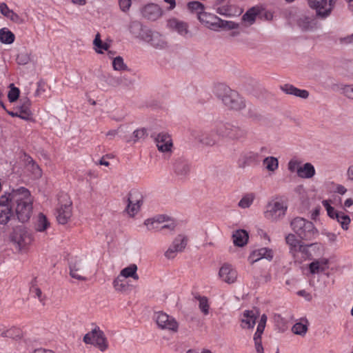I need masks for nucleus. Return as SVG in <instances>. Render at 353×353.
I'll return each instance as SVG.
<instances>
[{
    "label": "nucleus",
    "instance_id": "f257e3e1",
    "mask_svg": "<svg viewBox=\"0 0 353 353\" xmlns=\"http://www.w3.org/2000/svg\"><path fill=\"white\" fill-rule=\"evenodd\" d=\"M215 94L229 109L241 110L245 107L243 98L223 83H219L215 87Z\"/></svg>",
    "mask_w": 353,
    "mask_h": 353
},
{
    "label": "nucleus",
    "instance_id": "f03ea898",
    "mask_svg": "<svg viewBox=\"0 0 353 353\" xmlns=\"http://www.w3.org/2000/svg\"><path fill=\"white\" fill-rule=\"evenodd\" d=\"M293 231L304 241H312L318 235V230L314 224L303 218L296 217L291 222Z\"/></svg>",
    "mask_w": 353,
    "mask_h": 353
},
{
    "label": "nucleus",
    "instance_id": "7ed1b4c3",
    "mask_svg": "<svg viewBox=\"0 0 353 353\" xmlns=\"http://www.w3.org/2000/svg\"><path fill=\"white\" fill-rule=\"evenodd\" d=\"M288 206L281 201L272 200L266 205L264 212L265 219L271 221H278L285 214Z\"/></svg>",
    "mask_w": 353,
    "mask_h": 353
},
{
    "label": "nucleus",
    "instance_id": "20e7f679",
    "mask_svg": "<svg viewBox=\"0 0 353 353\" xmlns=\"http://www.w3.org/2000/svg\"><path fill=\"white\" fill-rule=\"evenodd\" d=\"M72 201L66 195L59 200L56 212L57 221L59 224L65 225L70 219L72 215Z\"/></svg>",
    "mask_w": 353,
    "mask_h": 353
},
{
    "label": "nucleus",
    "instance_id": "39448f33",
    "mask_svg": "<svg viewBox=\"0 0 353 353\" xmlns=\"http://www.w3.org/2000/svg\"><path fill=\"white\" fill-rule=\"evenodd\" d=\"M337 0H307L309 6L315 10L316 15L326 18L330 15Z\"/></svg>",
    "mask_w": 353,
    "mask_h": 353
},
{
    "label": "nucleus",
    "instance_id": "423d86ee",
    "mask_svg": "<svg viewBox=\"0 0 353 353\" xmlns=\"http://www.w3.org/2000/svg\"><path fill=\"white\" fill-rule=\"evenodd\" d=\"M11 238L19 250L26 248L33 241L32 234L23 227L15 228Z\"/></svg>",
    "mask_w": 353,
    "mask_h": 353
},
{
    "label": "nucleus",
    "instance_id": "0eeeda50",
    "mask_svg": "<svg viewBox=\"0 0 353 353\" xmlns=\"http://www.w3.org/2000/svg\"><path fill=\"white\" fill-rule=\"evenodd\" d=\"M188 243V239L186 236L179 234L173 241L172 245L166 250L164 255L168 259H173L178 252H181L184 250Z\"/></svg>",
    "mask_w": 353,
    "mask_h": 353
},
{
    "label": "nucleus",
    "instance_id": "6e6552de",
    "mask_svg": "<svg viewBox=\"0 0 353 353\" xmlns=\"http://www.w3.org/2000/svg\"><path fill=\"white\" fill-rule=\"evenodd\" d=\"M156 322L158 326L164 330H168L173 332H176L178 330V323L172 317L167 314L159 312L156 314Z\"/></svg>",
    "mask_w": 353,
    "mask_h": 353
},
{
    "label": "nucleus",
    "instance_id": "1a4fd4ad",
    "mask_svg": "<svg viewBox=\"0 0 353 353\" xmlns=\"http://www.w3.org/2000/svg\"><path fill=\"white\" fill-rule=\"evenodd\" d=\"M129 28L130 32L136 37L148 43L150 41L152 35L154 32L146 27L143 26V25L137 21L131 22Z\"/></svg>",
    "mask_w": 353,
    "mask_h": 353
},
{
    "label": "nucleus",
    "instance_id": "9d476101",
    "mask_svg": "<svg viewBox=\"0 0 353 353\" xmlns=\"http://www.w3.org/2000/svg\"><path fill=\"white\" fill-rule=\"evenodd\" d=\"M6 199L12 206L27 201H32L30 191L25 188L13 190L6 196Z\"/></svg>",
    "mask_w": 353,
    "mask_h": 353
},
{
    "label": "nucleus",
    "instance_id": "9b49d317",
    "mask_svg": "<svg viewBox=\"0 0 353 353\" xmlns=\"http://www.w3.org/2000/svg\"><path fill=\"white\" fill-rule=\"evenodd\" d=\"M219 276L222 281L228 283H234L238 278L236 270L229 263H224L219 269Z\"/></svg>",
    "mask_w": 353,
    "mask_h": 353
},
{
    "label": "nucleus",
    "instance_id": "f8f14e48",
    "mask_svg": "<svg viewBox=\"0 0 353 353\" xmlns=\"http://www.w3.org/2000/svg\"><path fill=\"white\" fill-rule=\"evenodd\" d=\"M14 217L12 206L9 203L6 196L0 197V224L6 225Z\"/></svg>",
    "mask_w": 353,
    "mask_h": 353
},
{
    "label": "nucleus",
    "instance_id": "ddd939ff",
    "mask_svg": "<svg viewBox=\"0 0 353 353\" xmlns=\"http://www.w3.org/2000/svg\"><path fill=\"white\" fill-rule=\"evenodd\" d=\"M14 205L15 213L19 221L23 223L28 221L32 214V201H27Z\"/></svg>",
    "mask_w": 353,
    "mask_h": 353
},
{
    "label": "nucleus",
    "instance_id": "4468645a",
    "mask_svg": "<svg viewBox=\"0 0 353 353\" xmlns=\"http://www.w3.org/2000/svg\"><path fill=\"white\" fill-rule=\"evenodd\" d=\"M142 16L151 21H156L163 14L161 8L155 3H148L141 9Z\"/></svg>",
    "mask_w": 353,
    "mask_h": 353
},
{
    "label": "nucleus",
    "instance_id": "2eb2a0df",
    "mask_svg": "<svg viewBox=\"0 0 353 353\" xmlns=\"http://www.w3.org/2000/svg\"><path fill=\"white\" fill-rule=\"evenodd\" d=\"M86 270V265L82 260L75 261L70 265V276L79 281L86 280L85 276H83Z\"/></svg>",
    "mask_w": 353,
    "mask_h": 353
},
{
    "label": "nucleus",
    "instance_id": "dca6fc26",
    "mask_svg": "<svg viewBox=\"0 0 353 353\" xmlns=\"http://www.w3.org/2000/svg\"><path fill=\"white\" fill-rule=\"evenodd\" d=\"M155 142L158 150L161 152H171L172 141L170 136L167 133H159L155 138Z\"/></svg>",
    "mask_w": 353,
    "mask_h": 353
},
{
    "label": "nucleus",
    "instance_id": "f3484780",
    "mask_svg": "<svg viewBox=\"0 0 353 353\" xmlns=\"http://www.w3.org/2000/svg\"><path fill=\"white\" fill-rule=\"evenodd\" d=\"M273 256L274 252L272 249L268 248H261L252 251L249 256V260L251 263H254L262 259L271 261L273 259Z\"/></svg>",
    "mask_w": 353,
    "mask_h": 353
},
{
    "label": "nucleus",
    "instance_id": "a211bd4d",
    "mask_svg": "<svg viewBox=\"0 0 353 353\" xmlns=\"http://www.w3.org/2000/svg\"><path fill=\"white\" fill-rule=\"evenodd\" d=\"M246 130L238 125L230 124L226 138L233 141H242L246 138Z\"/></svg>",
    "mask_w": 353,
    "mask_h": 353
},
{
    "label": "nucleus",
    "instance_id": "6ab92c4d",
    "mask_svg": "<svg viewBox=\"0 0 353 353\" xmlns=\"http://www.w3.org/2000/svg\"><path fill=\"white\" fill-rule=\"evenodd\" d=\"M219 18L214 14L203 12L200 13L198 19L201 23L205 25L207 27L210 28L212 30H217V23L219 21Z\"/></svg>",
    "mask_w": 353,
    "mask_h": 353
},
{
    "label": "nucleus",
    "instance_id": "aec40b11",
    "mask_svg": "<svg viewBox=\"0 0 353 353\" xmlns=\"http://www.w3.org/2000/svg\"><path fill=\"white\" fill-rule=\"evenodd\" d=\"M168 26L170 29L177 32L182 36H185L189 32L188 25L185 22L179 21L175 18L168 20Z\"/></svg>",
    "mask_w": 353,
    "mask_h": 353
},
{
    "label": "nucleus",
    "instance_id": "412c9836",
    "mask_svg": "<svg viewBox=\"0 0 353 353\" xmlns=\"http://www.w3.org/2000/svg\"><path fill=\"white\" fill-rule=\"evenodd\" d=\"M21 101L22 104L17 106L15 110L18 112L19 118L28 120L32 115L30 108L31 104L30 101L28 98H25L24 99H21Z\"/></svg>",
    "mask_w": 353,
    "mask_h": 353
},
{
    "label": "nucleus",
    "instance_id": "4be33fe9",
    "mask_svg": "<svg viewBox=\"0 0 353 353\" xmlns=\"http://www.w3.org/2000/svg\"><path fill=\"white\" fill-rule=\"evenodd\" d=\"M128 201V203L126 208V211L128 214L133 216L139 211L140 207L142 204V201L141 199H134L133 194L130 193Z\"/></svg>",
    "mask_w": 353,
    "mask_h": 353
},
{
    "label": "nucleus",
    "instance_id": "5701e85b",
    "mask_svg": "<svg viewBox=\"0 0 353 353\" xmlns=\"http://www.w3.org/2000/svg\"><path fill=\"white\" fill-rule=\"evenodd\" d=\"M24 161L26 168L28 171L32 172L35 178L41 177L42 170L31 157L25 154Z\"/></svg>",
    "mask_w": 353,
    "mask_h": 353
},
{
    "label": "nucleus",
    "instance_id": "b1692460",
    "mask_svg": "<svg viewBox=\"0 0 353 353\" xmlns=\"http://www.w3.org/2000/svg\"><path fill=\"white\" fill-rule=\"evenodd\" d=\"M217 135L214 129L210 132L198 135L196 139L203 144L208 146L214 145L217 143Z\"/></svg>",
    "mask_w": 353,
    "mask_h": 353
},
{
    "label": "nucleus",
    "instance_id": "393cba45",
    "mask_svg": "<svg viewBox=\"0 0 353 353\" xmlns=\"http://www.w3.org/2000/svg\"><path fill=\"white\" fill-rule=\"evenodd\" d=\"M259 14L260 9L257 7H252L242 16V21L245 23V26H251L255 22L256 18Z\"/></svg>",
    "mask_w": 353,
    "mask_h": 353
},
{
    "label": "nucleus",
    "instance_id": "a878e982",
    "mask_svg": "<svg viewBox=\"0 0 353 353\" xmlns=\"http://www.w3.org/2000/svg\"><path fill=\"white\" fill-rule=\"evenodd\" d=\"M309 268L313 274L323 272L328 268V260L327 259L316 260L310 264Z\"/></svg>",
    "mask_w": 353,
    "mask_h": 353
},
{
    "label": "nucleus",
    "instance_id": "bb28decb",
    "mask_svg": "<svg viewBox=\"0 0 353 353\" xmlns=\"http://www.w3.org/2000/svg\"><path fill=\"white\" fill-rule=\"evenodd\" d=\"M315 173L314 167L310 163H305L298 170V176L302 179H311Z\"/></svg>",
    "mask_w": 353,
    "mask_h": 353
},
{
    "label": "nucleus",
    "instance_id": "cd10ccee",
    "mask_svg": "<svg viewBox=\"0 0 353 353\" xmlns=\"http://www.w3.org/2000/svg\"><path fill=\"white\" fill-rule=\"evenodd\" d=\"M112 284L116 291L123 293L128 292L132 287V285L128 283L125 279L119 276L113 281Z\"/></svg>",
    "mask_w": 353,
    "mask_h": 353
},
{
    "label": "nucleus",
    "instance_id": "c85d7f7f",
    "mask_svg": "<svg viewBox=\"0 0 353 353\" xmlns=\"http://www.w3.org/2000/svg\"><path fill=\"white\" fill-rule=\"evenodd\" d=\"M233 243L239 247L244 246L248 240V234L245 230H236L232 235Z\"/></svg>",
    "mask_w": 353,
    "mask_h": 353
},
{
    "label": "nucleus",
    "instance_id": "c756f323",
    "mask_svg": "<svg viewBox=\"0 0 353 353\" xmlns=\"http://www.w3.org/2000/svg\"><path fill=\"white\" fill-rule=\"evenodd\" d=\"M137 269L136 264H130L120 272L119 276L123 277L124 279L131 277L134 280H138L139 277L137 273Z\"/></svg>",
    "mask_w": 353,
    "mask_h": 353
},
{
    "label": "nucleus",
    "instance_id": "7c9ffc66",
    "mask_svg": "<svg viewBox=\"0 0 353 353\" xmlns=\"http://www.w3.org/2000/svg\"><path fill=\"white\" fill-rule=\"evenodd\" d=\"M256 316L253 311H245L242 319V327L243 328L253 327L256 323Z\"/></svg>",
    "mask_w": 353,
    "mask_h": 353
},
{
    "label": "nucleus",
    "instance_id": "2f4dec72",
    "mask_svg": "<svg viewBox=\"0 0 353 353\" xmlns=\"http://www.w3.org/2000/svg\"><path fill=\"white\" fill-rule=\"evenodd\" d=\"M174 169L178 176H185L190 172V165L184 161L178 160L174 163Z\"/></svg>",
    "mask_w": 353,
    "mask_h": 353
},
{
    "label": "nucleus",
    "instance_id": "473e14b6",
    "mask_svg": "<svg viewBox=\"0 0 353 353\" xmlns=\"http://www.w3.org/2000/svg\"><path fill=\"white\" fill-rule=\"evenodd\" d=\"M265 169L271 172H274L279 168L278 159L274 157H268L263 161Z\"/></svg>",
    "mask_w": 353,
    "mask_h": 353
},
{
    "label": "nucleus",
    "instance_id": "72a5a7b5",
    "mask_svg": "<svg viewBox=\"0 0 353 353\" xmlns=\"http://www.w3.org/2000/svg\"><path fill=\"white\" fill-rule=\"evenodd\" d=\"M312 18L305 15L299 16L296 19L297 26L304 31L309 30L312 28Z\"/></svg>",
    "mask_w": 353,
    "mask_h": 353
},
{
    "label": "nucleus",
    "instance_id": "f704fd0d",
    "mask_svg": "<svg viewBox=\"0 0 353 353\" xmlns=\"http://www.w3.org/2000/svg\"><path fill=\"white\" fill-rule=\"evenodd\" d=\"M93 45L94 46V50L98 54H102L103 50L108 51L110 45L107 43H103L101 39V34L98 32L95 35V38L93 41Z\"/></svg>",
    "mask_w": 353,
    "mask_h": 353
},
{
    "label": "nucleus",
    "instance_id": "c9c22d12",
    "mask_svg": "<svg viewBox=\"0 0 353 353\" xmlns=\"http://www.w3.org/2000/svg\"><path fill=\"white\" fill-rule=\"evenodd\" d=\"M15 39L14 34L6 28L0 30V41L5 44H11Z\"/></svg>",
    "mask_w": 353,
    "mask_h": 353
},
{
    "label": "nucleus",
    "instance_id": "e433bc0d",
    "mask_svg": "<svg viewBox=\"0 0 353 353\" xmlns=\"http://www.w3.org/2000/svg\"><path fill=\"white\" fill-rule=\"evenodd\" d=\"M155 48H163L166 46V42L162 36L157 32H154L152 35L151 39L148 42Z\"/></svg>",
    "mask_w": 353,
    "mask_h": 353
},
{
    "label": "nucleus",
    "instance_id": "4c0bfd02",
    "mask_svg": "<svg viewBox=\"0 0 353 353\" xmlns=\"http://www.w3.org/2000/svg\"><path fill=\"white\" fill-rule=\"evenodd\" d=\"M50 226V222L46 216L40 213L38 216L37 221L35 224V230L38 232H43Z\"/></svg>",
    "mask_w": 353,
    "mask_h": 353
},
{
    "label": "nucleus",
    "instance_id": "58836bf2",
    "mask_svg": "<svg viewBox=\"0 0 353 353\" xmlns=\"http://www.w3.org/2000/svg\"><path fill=\"white\" fill-rule=\"evenodd\" d=\"M285 242L290 246V252L294 253L297 252V246L300 241L296 239V236L293 234H289L285 236Z\"/></svg>",
    "mask_w": 353,
    "mask_h": 353
},
{
    "label": "nucleus",
    "instance_id": "ea45409f",
    "mask_svg": "<svg viewBox=\"0 0 353 353\" xmlns=\"http://www.w3.org/2000/svg\"><path fill=\"white\" fill-rule=\"evenodd\" d=\"M255 199V194L254 193H248L245 194L239 202V206L241 208H249Z\"/></svg>",
    "mask_w": 353,
    "mask_h": 353
},
{
    "label": "nucleus",
    "instance_id": "a19ab883",
    "mask_svg": "<svg viewBox=\"0 0 353 353\" xmlns=\"http://www.w3.org/2000/svg\"><path fill=\"white\" fill-rule=\"evenodd\" d=\"M30 292L34 298L38 299L39 302L44 305L46 296L43 294L41 290L37 285H32L30 288Z\"/></svg>",
    "mask_w": 353,
    "mask_h": 353
},
{
    "label": "nucleus",
    "instance_id": "79ce46f5",
    "mask_svg": "<svg viewBox=\"0 0 353 353\" xmlns=\"http://www.w3.org/2000/svg\"><path fill=\"white\" fill-rule=\"evenodd\" d=\"M338 223H340L341 228L347 230L349 228V225L350 223V218L348 215H346L344 212H340L338 216L334 219Z\"/></svg>",
    "mask_w": 353,
    "mask_h": 353
},
{
    "label": "nucleus",
    "instance_id": "37998d69",
    "mask_svg": "<svg viewBox=\"0 0 353 353\" xmlns=\"http://www.w3.org/2000/svg\"><path fill=\"white\" fill-rule=\"evenodd\" d=\"M188 8L191 11L194 12L197 14V17H199L200 13L204 11V6L202 3L194 1L188 3Z\"/></svg>",
    "mask_w": 353,
    "mask_h": 353
},
{
    "label": "nucleus",
    "instance_id": "c03bdc74",
    "mask_svg": "<svg viewBox=\"0 0 353 353\" xmlns=\"http://www.w3.org/2000/svg\"><path fill=\"white\" fill-rule=\"evenodd\" d=\"M217 30L219 28H225L228 30H234L237 29L239 27V25L233 21H225L220 18H219V21L217 23Z\"/></svg>",
    "mask_w": 353,
    "mask_h": 353
},
{
    "label": "nucleus",
    "instance_id": "a18cd8bd",
    "mask_svg": "<svg viewBox=\"0 0 353 353\" xmlns=\"http://www.w3.org/2000/svg\"><path fill=\"white\" fill-rule=\"evenodd\" d=\"M292 330L293 333L299 335H304L307 331V321L305 320V323H295Z\"/></svg>",
    "mask_w": 353,
    "mask_h": 353
},
{
    "label": "nucleus",
    "instance_id": "49530a36",
    "mask_svg": "<svg viewBox=\"0 0 353 353\" xmlns=\"http://www.w3.org/2000/svg\"><path fill=\"white\" fill-rule=\"evenodd\" d=\"M98 332L99 334L96 335L93 345L99 347L101 351H104L108 347V345L105 339L103 336V333L99 330Z\"/></svg>",
    "mask_w": 353,
    "mask_h": 353
},
{
    "label": "nucleus",
    "instance_id": "de8ad7c7",
    "mask_svg": "<svg viewBox=\"0 0 353 353\" xmlns=\"http://www.w3.org/2000/svg\"><path fill=\"white\" fill-rule=\"evenodd\" d=\"M230 123L219 124L214 128L215 132L219 137L226 138Z\"/></svg>",
    "mask_w": 353,
    "mask_h": 353
},
{
    "label": "nucleus",
    "instance_id": "09e8293b",
    "mask_svg": "<svg viewBox=\"0 0 353 353\" xmlns=\"http://www.w3.org/2000/svg\"><path fill=\"white\" fill-rule=\"evenodd\" d=\"M10 90L8 94V98L10 103L14 102L17 100V99L19 97V89L14 87V84H10Z\"/></svg>",
    "mask_w": 353,
    "mask_h": 353
},
{
    "label": "nucleus",
    "instance_id": "8fccbe9b",
    "mask_svg": "<svg viewBox=\"0 0 353 353\" xmlns=\"http://www.w3.org/2000/svg\"><path fill=\"white\" fill-rule=\"evenodd\" d=\"M199 304V307L203 314L207 315L209 313L210 305L208 304V300L205 296H199L198 298Z\"/></svg>",
    "mask_w": 353,
    "mask_h": 353
},
{
    "label": "nucleus",
    "instance_id": "3c124183",
    "mask_svg": "<svg viewBox=\"0 0 353 353\" xmlns=\"http://www.w3.org/2000/svg\"><path fill=\"white\" fill-rule=\"evenodd\" d=\"M112 66L115 70H125L128 68L127 65L123 62V58L120 56L114 59Z\"/></svg>",
    "mask_w": 353,
    "mask_h": 353
},
{
    "label": "nucleus",
    "instance_id": "603ef678",
    "mask_svg": "<svg viewBox=\"0 0 353 353\" xmlns=\"http://www.w3.org/2000/svg\"><path fill=\"white\" fill-rule=\"evenodd\" d=\"M97 334H99V332L96 329L93 330L91 332L86 334L83 337L84 343L93 345Z\"/></svg>",
    "mask_w": 353,
    "mask_h": 353
},
{
    "label": "nucleus",
    "instance_id": "864d4df0",
    "mask_svg": "<svg viewBox=\"0 0 353 353\" xmlns=\"http://www.w3.org/2000/svg\"><path fill=\"white\" fill-rule=\"evenodd\" d=\"M16 60L18 64L26 65L30 61V57L28 52H21L17 55Z\"/></svg>",
    "mask_w": 353,
    "mask_h": 353
},
{
    "label": "nucleus",
    "instance_id": "5fc2aeb1",
    "mask_svg": "<svg viewBox=\"0 0 353 353\" xmlns=\"http://www.w3.org/2000/svg\"><path fill=\"white\" fill-rule=\"evenodd\" d=\"M119 85L128 87L133 83V81L127 75H120L118 77Z\"/></svg>",
    "mask_w": 353,
    "mask_h": 353
},
{
    "label": "nucleus",
    "instance_id": "6e6d98bb",
    "mask_svg": "<svg viewBox=\"0 0 353 353\" xmlns=\"http://www.w3.org/2000/svg\"><path fill=\"white\" fill-rule=\"evenodd\" d=\"M146 136V130L144 128L137 130L133 132L132 141L136 142L140 139H144Z\"/></svg>",
    "mask_w": 353,
    "mask_h": 353
},
{
    "label": "nucleus",
    "instance_id": "4d7b16f0",
    "mask_svg": "<svg viewBox=\"0 0 353 353\" xmlns=\"http://www.w3.org/2000/svg\"><path fill=\"white\" fill-rule=\"evenodd\" d=\"M300 162L296 160H291L288 165V170L291 172H296L298 174V170L300 168Z\"/></svg>",
    "mask_w": 353,
    "mask_h": 353
},
{
    "label": "nucleus",
    "instance_id": "13d9d810",
    "mask_svg": "<svg viewBox=\"0 0 353 353\" xmlns=\"http://www.w3.org/2000/svg\"><path fill=\"white\" fill-rule=\"evenodd\" d=\"M145 225L147 227L148 230H158L159 226L155 223V219H148L144 222Z\"/></svg>",
    "mask_w": 353,
    "mask_h": 353
},
{
    "label": "nucleus",
    "instance_id": "bf43d9fd",
    "mask_svg": "<svg viewBox=\"0 0 353 353\" xmlns=\"http://www.w3.org/2000/svg\"><path fill=\"white\" fill-rule=\"evenodd\" d=\"M119 3L121 10L123 12H126L130 9L131 6L132 0H119Z\"/></svg>",
    "mask_w": 353,
    "mask_h": 353
},
{
    "label": "nucleus",
    "instance_id": "052dcab7",
    "mask_svg": "<svg viewBox=\"0 0 353 353\" xmlns=\"http://www.w3.org/2000/svg\"><path fill=\"white\" fill-rule=\"evenodd\" d=\"M293 95L302 99H307L309 96V92L305 90H301L296 88Z\"/></svg>",
    "mask_w": 353,
    "mask_h": 353
},
{
    "label": "nucleus",
    "instance_id": "680f3d73",
    "mask_svg": "<svg viewBox=\"0 0 353 353\" xmlns=\"http://www.w3.org/2000/svg\"><path fill=\"white\" fill-rule=\"evenodd\" d=\"M6 17L15 23H21L22 22V19H21V17L12 10L10 12V13L8 14Z\"/></svg>",
    "mask_w": 353,
    "mask_h": 353
},
{
    "label": "nucleus",
    "instance_id": "e2e57ef3",
    "mask_svg": "<svg viewBox=\"0 0 353 353\" xmlns=\"http://www.w3.org/2000/svg\"><path fill=\"white\" fill-rule=\"evenodd\" d=\"M296 87L291 85V84H284L283 86H281V90L288 94H292L293 95L294 92L295 90Z\"/></svg>",
    "mask_w": 353,
    "mask_h": 353
},
{
    "label": "nucleus",
    "instance_id": "0e129e2a",
    "mask_svg": "<svg viewBox=\"0 0 353 353\" xmlns=\"http://www.w3.org/2000/svg\"><path fill=\"white\" fill-rule=\"evenodd\" d=\"M105 81L113 87H117L119 85L118 77H114L110 74L106 77Z\"/></svg>",
    "mask_w": 353,
    "mask_h": 353
},
{
    "label": "nucleus",
    "instance_id": "69168bd1",
    "mask_svg": "<svg viewBox=\"0 0 353 353\" xmlns=\"http://www.w3.org/2000/svg\"><path fill=\"white\" fill-rule=\"evenodd\" d=\"M343 92L346 97L353 99V85H346L343 88Z\"/></svg>",
    "mask_w": 353,
    "mask_h": 353
},
{
    "label": "nucleus",
    "instance_id": "338daca9",
    "mask_svg": "<svg viewBox=\"0 0 353 353\" xmlns=\"http://www.w3.org/2000/svg\"><path fill=\"white\" fill-rule=\"evenodd\" d=\"M264 329L257 327L256 332L254 334V343H261V335L263 333Z\"/></svg>",
    "mask_w": 353,
    "mask_h": 353
},
{
    "label": "nucleus",
    "instance_id": "774afa93",
    "mask_svg": "<svg viewBox=\"0 0 353 353\" xmlns=\"http://www.w3.org/2000/svg\"><path fill=\"white\" fill-rule=\"evenodd\" d=\"M11 10H12L9 9V8L6 5V3H1L0 12H1V14H3L4 17H6Z\"/></svg>",
    "mask_w": 353,
    "mask_h": 353
}]
</instances>
